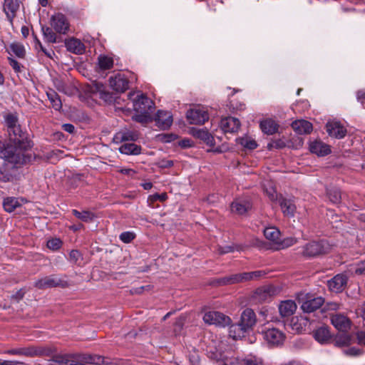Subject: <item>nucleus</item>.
<instances>
[{
    "mask_svg": "<svg viewBox=\"0 0 365 365\" xmlns=\"http://www.w3.org/2000/svg\"><path fill=\"white\" fill-rule=\"evenodd\" d=\"M120 153L125 155H138L140 153L141 148L135 143H124L119 148Z\"/></svg>",
    "mask_w": 365,
    "mask_h": 365,
    "instance_id": "473e14b6",
    "label": "nucleus"
},
{
    "mask_svg": "<svg viewBox=\"0 0 365 365\" xmlns=\"http://www.w3.org/2000/svg\"><path fill=\"white\" fill-rule=\"evenodd\" d=\"M158 166L161 168H170L173 165V161L171 160H161L158 163Z\"/></svg>",
    "mask_w": 365,
    "mask_h": 365,
    "instance_id": "13d9d810",
    "label": "nucleus"
},
{
    "mask_svg": "<svg viewBox=\"0 0 365 365\" xmlns=\"http://www.w3.org/2000/svg\"><path fill=\"white\" fill-rule=\"evenodd\" d=\"M21 174L14 165L9 166L5 163L0 167V182H14L19 180Z\"/></svg>",
    "mask_w": 365,
    "mask_h": 365,
    "instance_id": "423d86ee",
    "label": "nucleus"
},
{
    "mask_svg": "<svg viewBox=\"0 0 365 365\" xmlns=\"http://www.w3.org/2000/svg\"><path fill=\"white\" fill-rule=\"evenodd\" d=\"M138 138V132L124 129L115 134L113 137V142L116 144H118L125 141H135Z\"/></svg>",
    "mask_w": 365,
    "mask_h": 365,
    "instance_id": "aec40b11",
    "label": "nucleus"
},
{
    "mask_svg": "<svg viewBox=\"0 0 365 365\" xmlns=\"http://www.w3.org/2000/svg\"><path fill=\"white\" fill-rule=\"evenodd\" d=\"M168 198V195L165 192H163V193H160V194H154V195H152L149 197L148 198V200L150 201V202H155V201H160V202H164L165 200H166Z\"/></svg>",
    "mask_w": 365,
    "mask_h": 365,
    "instance_id": "864d4df0",
    "label": "nucleus"
},
{
    "mask_svg": "<svg viewBox=\"0 0 365 365\" xmlns=\"http://www.w3.org/2000/svg\"><path fill=\"white\" fill-rule=\"evenodd\" d=\"M220 125L224 133H233L239 130L240 122L236 118L226 117L222 118Z\"/></svg>",
    "mask_w": 365,
    "mask_h": 365,
    "instance_id": "6ab92c4d",
    "label": "nucleus"
},
{
    "mask_svg": "<svg viewBox=\"0 0 365 365\" xmlns=\"http://www.w3.org/2000/svg\"><path fill=\"white\" fill-rule=\"evenodd\" d=\"M5 123L8 128L17 125L18 118L13 114H8L5 116Z\"/></svg>",
    "mask_w": 365,
    "mask_h": 365,
    "instance_id": "09e8293b",
    "label": "nucleus"
},
{
    "mask_svg": "<svg viewBox=\"0 0 365 365\" xmlns=\"http://www.w3.org/2000/svg\"><path fill=\"white\" fill-rule=\"evenodd\" d=\"M186 117L190 124H203L209 118L207 111L204 108H195L187 110Z\"/></svg>",
    "mask_w": 365,
    "mask_h": 365,
    "instance_id": "6e6552de",
    "label": "nucleus"
},
{
    "mask_svg": "<svg viewBox=\"0 0 365 365\" xmlns=\"http://www.w3.org/2000/svg\"><path fill=\"white\" fill-rule=\"evenodd\" d=\"M296 243V239L294 237H287L277 243V249H284L289 247Z\"/></svg>",
    "mask_w": 365,
    "mask_h": 365,
    "instance_id": "de8ad7c7",
    "label": "nucleus"
},
{
    "mask_svg": "<svg viewBox=\"0 0 365 365\" xmlns=\"http://www.w3.org/2000/svg\"><path fill=\"white\" fill-rule=\"evenodd\" d=\"M327 131L331 137L338 139L343 138L346 133V128L337 121H330L326 125Z\"/></svg>",
    "mask_w": 365,
    "mask_h": 365,
    "instance_id": "f3484780",
    "label": "nucleus"
},
{
    "mask_svg": "<svg viewBox=\"0 0 365 365\" xmlns=\"http://www.w3.org/2000/svg\"><path fill=\"white\" fill-rule=\"evenodd\" d=\"M259 125L262 132L267 135H272L278 130V124L270 118L262 120Z\"/></svg>",
    "mask_w": 365,
    "mask_h": 365,
    "instance_id": "cd10ccee",
    "label": "nucleus"
},
{
    "mask_svg": "<svg viewBox=\"0 0 365 365\" xmlns=\"http://www.w3.org/2000/svg\"><path fill=\"white\" fill-rule=\"evenodd\" d=\"M179 145L182 148H190L192 145V142L190 139H183L179 142Z\"/></svg>",
    "mask_w": 365,
    "mask_h": 365,
    "instance_id": "0e129e2a",
    "label": "nucleus"
},
{
    "mask_svg": "<svg viewBox=\"0 0 365 365\" xmlns=\"http://www.w3.org/2000/svg\"><path fill=\"white\" fill-rule=\"evenodd\" d=\"M264 274V272L261 270L235 274L220 279L219 282L222 284H235L258 279Z\"/></svg>",
    "mask_w": 365,
    "mask_h": 365,
    "instance_id": "20e7f679",
    "label": "nucleus"
},
{
    "mask_svg": "<svg viewBox=\"0 0 365 365\" xmlns=\"http://www.w3.org/2000/svg\"><path fill=\"white\" fill-rule=\"evenodd\" d=\"M297 309V304L293 300H285L279 305V312L282 317H286L292 315Z\"/></svg>",
    "mask_w": 365,
    "mask_h": 365,
    "instance_id": "bb28decb",
    "label": "nucleus"
},
{
    "mask_svg": "<svg viewBox=\"0 0 365 365\" xmlns=\"http://www.w3.org/2000/svg\"><path fill=\"white\" fill-rule=\"evenodd\" d=\"M309 150L318 156H325L331 153L329 146L321 141H313L309 144Z\"/></svg>",
    "mask_w": 365,
    "mask_h": 365,
    "instance_id": "a878e982",
    "label": "nucleus"
},
{
    "mask_svg": "<svg viewBox=\"0 0 365 365\" xmlns=\"http://www.w3.org/2000/svg\"><path fill=\"white\" fill-rule=\"evenodd\" d=\"M153 101L143 93H138L133 99V109L135 112H143L144 109L147 112H153Z\"/></svg>",
    "mask_w": 365,
    "mask_h": 365,
    "instance_id": "9b49d317",
    "label": "nucleus"
},
{
    "mask_svg": "<svg viewBox=\"0 0 365 365\" xmlns=\"http://www.w3.org/2000/svg\"><path fill=\"white\" fill-rule=\"evenodd\" d=\"M279 205L283 213L287 216H293L296 210L294 204L291 200L286 198L280 199Z\"/></svg>",
    "mask_w": 365,
    "mask_h": 365,
    "instance_id": "2f4dec72",
    "label": "nucleus"
},
{
    "mask_svg": "<svg viewBox=\"0 0 365 365\" xmlns=\"http://www.w3.org/2000/svg\"><path fill=\"white\" fill-rule=\"evenodd\" d=\"M238 144L248 150H254L257 147V142L250 136H244L237 139Z\"/></svg>",
    "mask_w": 365,
    "mask_h": 365,
    "instance_id": "e433bc0d",
    "label": "nucleus"
},
{
    "mask_svg": "<svg viewBox=\"0 0 365 365\" xmlns=\"http://www.w3.org/2000/svg\"><path fill=\"white\" fill-rule=\"evenodd\" d=\"M9 61L10 66L13 68V69L16 72L21 71L20 64L19 63V62L17 61H16L15 59H14L12 58H10V57L9 58Z\"/></svg>",
    "mask_w": 365,
    "mask_h": 365,
    "instance_id": "052dcab7",
    "label": "nucleus"
},
{
    "mask_svg": "<svg viewBox=\"0 0 365 365\" xmlns=\"http://www.w3.org/2000/svg\"><path fill=\"white\" fill-rule=\"evenodd\" d=\"M62 281L53 276H48L41 278L35 282V286L39 289H46L61 286Z\"/></svg>",
    "mask_w": 365,
    "mask_h": 365,
    "instance_id": "5701e85b",
    "label": "nucleus"
},
{
    "mask_svg": "<svg viewBox=\"0 0 365 365\" xmlns=\"http://www.w3.org/2000/svg\"><path fill=\"white\" fill-rule=\"evenodd\" d=\"M11 51L19 58H23L25 56L26 51L24 46L19 43H13L10 45Z\"/></svg>",
    "mask_w": 365,
    "mask_h": 365,
    "instance_id": "37998d69",
    "label": "nucleus"
},
{
    "mask_svg": "<svg viewBox=\"0 0 365 365\" xmlns=\"http://www.w3.org/2000/svg\"><path fill=\"white\" fill-rule=\"evenodd\" d=\"M327 195L329 200L334 203L336 204L340 202L341 200V192L337 188H331L327 190Z\"/></svg>",
    "mask_w": 365,
    "mask_h": 365,
    "instance_id": "a18cd8bd",
    "label": "nucleus"
},
{
    "mask_svg": "<svg viewBox=\"0 0 365 365\" xmlns=\"http://www.w3.org/2000/svg\"><path fill=\"white\" fill-rule=\"evenodd\" d=\"M354 273L358 275H365V259L356 264Z\"/></svg>",
    "mask_w": 365,
    "mask_h": 365,
    "instance_id": "6e6d98bb",
    "label": "nucleus"
},
{
    "mask_svg": "<svg viewBox=\"0 0 365 365\" xmlns=\"http://www.w3.org/2000/svg\"><path fill=\"white\" fill-rule=\"evenodd\" d=\"M345 353L347 355H350V356H357L361 354V350L359 349H357L355 347H351V348L346 349L345 351Z\"/></svg>",
    "mask_w": 365,
    "mask_h": 365,
    "instance_id": "680f3d73",
    "label": "nucleus"
},
{
    "mask_svg": "<svg viewBox=\"0 0 365 365\" xmlns=\"http://www.w3.org/2000/svg\"><path fill=\"white\" fill-rule=\"evenodd\" d=\"M98 63L101 70H109L113 66V59L106 55H100L98 58Z\"/></svg>",
    "mask_w": 365,
    "mask_h": 365,
    "instance_id": "4c0bfd02",
    "label": "nucleus"
},
{
    "mask_svg": "<svg viewBox=\"0 0 365 365\" xmlns=\"http://www.w3.org/2000/svg\"><path fill=\"white\" fill-rule=\"evenodd\" d=\"M41 31H42L45 41H46L48 43H54L57 41L56 34L52 30L51 28L46 26H42Z\"/></svg>",
    "mask_w": 365,
    "mask_h": 365,
    "instance_id": "58836bf2",
    "label": "nucleus"
},
{
    "mask_svg": "<svg viewBox=\"0 0 365 365\" xmlns=\"http://www.w3.org/2000/svg\"><path fill=\"white\" fill-rule=\"evenodd\" d=\"M244 365H264L262 359L250 356L244 359Z\"/></svg>",
    "mask_w": 365,
    "mask_h": 365,
    "instance_id": "8fccbe9b",
    "label": "nucleus"
},
{
    "mask_svg": "<svg viewBox=\"0 0 365 365\" xmlns=\"http://www.w3.org/2000/svg\"><path fill=\"white\" fill-rule=\"evenodd\" d=\"M262 334L264 340L272 345H280L285 339L284 334L276 328L267 329L262 331Z\"/></svg>",
    "mask_w": 365,
    "mask_h": 365,
    "instance_id": "1a4fd4ad",
    "label": "nucleus"
},
{
    "mask_svg": "<svg viewBox=\"0 0 365 365\" xmlns=\"http://www.w3.org/2000/svg\"><path fill=\"white\" fill-rule=\"evenodd\" d=\"M155 120L157 126L162 129H168L173 124V118L170 112L166 110H158L156 113Z\"/></svg>",
    "mask_w": 365,
    "mask_h": 365,
    "instance_id": "ddd939ff",
    "label": "nucleus"
},
{
    "mask_svg": "<svg viewBox=\"0 0 365 365\" xmlns=\"http://www.w3.org/2000/svg\"><path fill=\"white\" fill-rule=\"evenodd\" d=\"M72 213L78 219L85 222H91L96 217L93 212L87 210L80 212L77 210H73Z\"/></svg>",
    "mask_w": 365,
    "mask_h": 365,
    "instance_id": "ea45409f",
    "label": "nucleus"
},
{
    "mask_svg": "<svg viewBox=\"0 0 365 365\" xmlns=\"http://www.w3.org/2000/svg\"><path fill=\"white\" fill-rule=\"evenodd\" d=\"M357 99L365 108V93L359 92L357 93Z\"/></svg>",
    "mask_w": 365,
    "mask_h": 365,
    "instance_id": "774afa93",
    "label": "nucleus"
},
{
    "mask_svg": "<svg viewBox=\"0 0 365 365\" xmlns=\"http://www.w3.org/2000/svg\"><path fill=\"white\" fill-rule=\"evenodd\" d=\"M203 321L205 324L222 327L230 325L232 322L228 316L217 311L205 312L203 316Z\"/></svg>",
    "mask_w": 365,
    "mask_h": 365,
    "instance_id": "39448f33",
    "label": "nucleus"
},
{
    "mask_svg": "<svg viewBox=\"0 0 365 365\" xmlns=\"http://www.w3.org/2000/svg\"><path fill=\"white\" fill-rule=\"evenodd\" d=\"M257 322L256 315L251 309H245L241 314L240 324L247 331L252 329Z\"/></svg>",
    "mask_w": 365,
    "mask_h": 365,
    "instance_id": "a211bd4d",
    "label": "nucleus"
},
{
    "mask_svg": "<svg viewBox=\"0 0 365 365\" xmlns=\"http://www.w3.org/2000/svg\"><path fill=\"white\" fill-rule=\"evenodd\" d=\"M69 258L71 262L76 263L81 259V254L79 251L73 250L70 252Z\"/></svg>",
    "mask_w": 365,
    "mask_h": 365,
    "instance_id": "4d7b16f0",
    "label": "nucleus"
},
{
    "mask_svg": "<svg viewBox=\"0 0 365 365\" xmlns=\"http://www.w3.org/2000/svg\"><path fill=\"white\" fill-rule=\"evenodd\" d=\"M276 289L272 285H265L256 289L253 294V299L258 303L269 301L275 294Z\"/></svg>",
    "mask_w": 365,
    "mask_h": 365,
    "instance_id": "9d476101",
    "label": "nucleus"
},
{
    "mask_svg": "<svg viewBox=\"0 0 365 365\" xmlns=\"http://www.w3.org/2000/svg\"><path fill=\"white\" fill-rule=\"evenodd\" d=\"M47 96L51 101L53 108L59 110L61 108L62 103L58 95L53 90L47 92Z\"/></svg>",
    "mask_w": 365,
    "mask_h": 365,
    "instance_id": "a19ab883",
    "label": "nucleus"
},
{
    "mask_svg": "<svg viewBox=\"0 0 365 365\" xmlns=\"http://www.w3.org/2000/svg\"><path fill=\"white\" fill-rule=\"evenodd\" d=\"M351 338L346 334H341L336 336L334 339L335 345L337 346H345L350 344Z\"/></svg>",
    "mask_w": 365,
    "mask_h": 365,
    "instance_id": "c03bdc74",
    "label": "nucleus"
},
{
    "mask_svg": "<svg viewBox=\"0 0 365 365\" xmlns=\"http://www.w3.org/2000/svg\"><path fill=\"white\" fill-rule=\"evenodd\" d=\"M356 313L365 321V302L356 309Z\"/></svg>",
    "mask_w": 365,
    "mask_h": 365,
    "instance_id": "e2e57ef3",
    "label": "nucleus"
},
{
    "mask_svg": "<svg viewBox=\"0 0 365 365\" xmlns=\"http://www.w3.org/2000/svg\"><path fill=\"white\" fill-rule=\"evenodd\" d=\"M135 235L133 232L128 231L122 232L120 235L119 238L122 242L125 243H130L135 238Z\"/></svg>",
    "mask_w": 365,
    "mask_h": 365,
    "instance_id": "3c124183",
    "label": "nucleus"
},
{
    "mask_svg": "<svg viewBox=\"0 0 365 365\" xmlns=\"http://www.w3.org/2000/svg\"><path fill=\"white\" fill-rule=\"evenodd\" d=\"M358 343L361 345H365V331H359L357 333Z\"/></svg>",
    "mask_w": 365,
    "mask_h": 365,
    "instance_id": "69168bd1",
    "label": "nucleus"
},
{
    "mask_svg": "<svg viewBox=\"0 0 365 365\" xmlns=\"http://www.w3.org/2000/svg\"><path fill=\"white\" fill-rule=\"evenodd\" d=\"M250 208V205L247 201L236 200L231 205V210L238 215H243Z\"/></svg>",
    "mask_w": 365,
    "mask_h": 365,
    "instance_id": "7c9ffc66",
    "label": "nucleus"
},
{
    "mask_svg": "<svg viewBox=\"0 0 365 365\" xmlns=\"http://www.w3.org/2000/svg\"><path fill=\"white\" fill-rule=\"evenodd\" d=\"M292 128L298 134H309L312 130V124L305 120H295L292 123Z\"/></svg>",
    "mask_w": 365,
    "mask_h": 365,
    "instance_id": "393cba45",
    "label": "nucleus"
},
{
    "mask_svg": "<svg viewBox=\"0 0 365 365\" xmlns=\"http://www.w3.org/2000/svg\"><path fill=\"white\" fill-rule=\"evenodd\" d=\"M151 113L152 112H147L144 109L143 112H135L132 118L138 123H147L150 120Z\"/></svg>",
    "mask_w": 365,
    "mask_h": 365,
    "instance_id": "79ce46f5",
    "label": "nucleus"
},
{
    "mask_svg": "<svg viewBox=\"0 0 365 365\" xmlns=\"http://www.w3.org/2000/svg\"><path fill=\"white\" fill-rule=\"evenodd\" d=\"M246 331H247L240 324V323L232 324L229 328V336L233 339L237 340L243 337Z\"/></svg>",
    "mask_w": 365,
    "mask_h": 365,
    "instance_id": "72a5a7b5",
    "label": "nucleus"
},
{
    "mask_svg": "<svg viewBox=\"0 0 365 365\" xmlns=\"http://www.w3.org/2000/svg\"><path fill=\"white\" fill-rule=\"evenodd\" d=\"M109 363L100 355L88 354H68V365H103Z\"/></svg>",
    "mask_w": 365,
    "mask_h": 365,
    "instance_id": "f03ea898",
    "label": "nucleus"
},
{
    "mask_svg": "<svg viewBox=\"0 0 365 365\" xmlns=\"http://www.w3.org/2000/svg\"><path fill=\"white\" fill-rule=\"evenodd\" d=\"M8 132L12 143H4L0 141V158L14 165L26 163V158L25 150L22 148L20 126L17 125L14 128H8Z\"/></svg>",
    "mask_w": 365,
    "mask_h": 365,
    "instance_id": "f257e3e1",
    "label": "nucleus"
},
{
    "mask_svg": "<svg viewBox=\"0 0 365 365\" xmlns=\"http://www.w3.org/2000/svg\"><path fill=\"white\" fill-rule=\"evenodd\" d=\"M347 282V277L342 274H337L328 281L329 289L334 292H341Z\"/></svg>",
    "mask_w": 365,
    "mask_h": 365,
    "instance_id": "412c9836",
    "label": "nucleus"
},
{
    "mask_svg": "<svg viewBox=\"0 0 365 365\" xmlns=\"http://www.w3.org/2000/svg\"><path fill=\"white\" fill-rule=\"evenodd\" d=\"M110 86L116 92L123 93L128 88V81L122 74L118 73L109 79Z\"/></svg>",
    "mask_w": 365,
    "mask_h": 365,
    "instance_id": "2eb2a0df",
    "label": "nucleus"
},
{
    "mask_svg": "<svg viewBox=\"0 0 365 365\" xmlns=\"http://www.w3.org/2000/svg\"><path fill=\"white\" fill-rule=\"evenodd\" d=\"M27 202L24 197H6L3 199L2 205L4 211L11 213Z\"/></svg>",
    "mask_w": 365,
    "mask_h": 365,
    "instance_id": "f8f14e48",
    "label": "nucleus"
},
{
    "mask_svg": "<svg viewBox=\"0 0 365 365\" xmlns=\"http://www.w3.org/2000/svg\"><path fill=\"white\" fill-rule=\"evenodd\" d=\"M21 4V0H4V11L11 24L13 23V20L19 10Z\"/></svg>",
    "mask_w": 365,
    "mask_h": 365,
    "instance_id": "dca6fc26",
    "label": "nucleus"
},
{
    "mask_svg": "<svg viewBox=\"0 0 365 365\" xmlns=\"http://www.w3.org/2000/svg\"><path fill=\"white\" fill-rule=\"evenodd\" d=\"M314 339L321 344H326L331 339L329 330L326 327H321L314 332Z\"/></svg>",
    "mask_w": 365,
    "mask_h": 365,
    "instance_id": "c85d7f7f",
    "label": "nucleus"
},
{
    "mask_svg": "<svg viewBox=\"0 0 365 365\" xmlns=\"http://www.w3.org/2000/svg\"><path fill=\"white\" fill-rule=\"evenodd\" d=\"M65 46L69 52L75 54H82L86 50L83 43L73 37L65 41Z\"/></svg>",
    "mask_w": 365,
    "mask_h": 365,
    "instance_id": "4be33fe9",
    "label": "nucleus"
},
{
    "mask_svg": "<svg viewBox=\"0 0 365 365\" xmlns=\"http://www.w3.org/2000/svg\"><path fill=\"white\" fill-rule=\"evenodd\" d=\"M264 237L277 245L279 240L280 232L276 227H266L263 230Z\"/></svg>",
    "mask_w": 365,
    "mask_h": 365,
    "instance_id": "f704fd0d",
    "label": "nucleus"
},
{
    "mask_svg": "<svg viewBox=\"0 0 365 365\" xmlns=\"http://www.w3.org/2000/svg\"><path fill=\"white\" fill-rule=\"evenodd\" d=\"M331 250V245L326 240L313 241L303 247L302 255L307 257H314L327 254Z\"/></svg>",
    "mask_w": 365,
    "mask_h": 365,
    "instance_id": "7ed1b4c3",
    "label": "nucleus"
},
{
    "mask_svg": "<svg viewBox=\"0 0 365 365\" xmlns=\"http://www.w3.org/2000/svg\"><path fill=\"white\" fill-rule=\"evenodd\" d=\"M6 354L10 355H19V356H34L36 355V351L29 349V348H19V349H11L6 350L5 351Z\"/></svg>",
    "mask_w": 365,
    "mask_h": 365,
    "instance_id": "c9c22d12",
    "label": "nucleus"
},
{
    "mask_svg": "<svg viewBox=\"0 0 365 365\" xmlns=\"http://www.w3.org/2000/svg\"><path fill=\"white\" fill-rule=\"evenodd\" d=\"M62 242L58 238H53L47 242V247L50 250H56L61 246Z\"/></svg>",
    "mask_w": 365,
    "mask_h": 365,
    "instance_id": "603ef678",
    "label": "nucleus"
},
{
    "mask_svg": "<svg viewBox=\"0 0 365 365\" xmlns=\"http://www.w3.org/2000/svg\"><path fill=\"white\" fill-rule=\"evenodd\" d=\"M234 250H235V248L232 246H230V245H227V246H224V247L220 246L218 247V252L220 255H224V254H227L229 252H232L234 251Z\"/></svg>",
    "mask_w": 365,
    "mask_h": 365,
    "instance_id": "bf43d9fd",
    "label": "nucleus"
},
{
    "mask_svg": "<svg viewBox=\"0 0 365 365\" xmlns=\"http://www.w3.org/2000/svg\"><path fill=\"white\" fill-rule=\"evenodd\" d=\"M50 23L51 27L58 34H66L69 30L70 24L66 16L61 13L53 15Z\"/></svg>",
    "mask_w": 365,
    "mask_h": 365,
    "instance_id": "0eeeda50",
    "label": "nucleus"
},
{
    "mask_svg": "<svg viewBox=\"0 0 365 365\" xmlns=\"http://www.w3.org/2000/svg\"><path fill=\"white\" fill-rule=\"evenodd\" d=\"M331 322L333 326L339 331L345 332L351 327V321L345 315L335 314L331 317Z\"/></svg>",
    "mask_w": 365,
    "mask_h": 365,
    "instance_id": "4468645a",
    "label": "nucleus"
},
{
    "mask_svg": "<svg viewBox=\"0 0 365 365\" xmlns=\"http://www.w3.org/2000/svg\"><path fill=\"white\" fill-rule=\"evenodd\" d=\"M96 88L99 93V97L105 101H110L113 98L111 94L109 92L105 91L104 86L101 83L96 85Z\"/></svg>",
    "mask_w": 365,
    "mask_h": 365,
    "instance_id": "49530a36",
    "label": "nucleus"
},
{
    "mask_svg": "<svg viewBox=\"0 0 365 365\" xmlns=\"http://www.w3.org/2000/svg\"><path fill=\"white\" fill-rule=\"evenodd\" d=\"M0 365H24V363L18 361H2L0 359Z\"/></svg>",
    "mask_w": 365,
    "mask_h": 365,
    "instance_id": "338daca9",
    "label": "nucleus"
},
{
    "mask_svg": "<svg viewBox=\"0 0 365 365\" xmlns=\"http://www.w3.org/2000/svg\"><path fill=\"white\" fill-rule=\"evenodd\" d=\"M324 303V299L321 297L307 299L304 301L301 307L305 312L310 313L319 309Z\"/></svg>",
    "mask_w": 365,
    "mask_h": 365,
    "instance_id": "b1692460",
    "label": "nucleus"
},
{
    "mask_svg": "<svg viewBox=\"0 0 365 365\" xmlns=\"http://www.w3.org/2000/svg\"><path fill=\"white\" fill-rule=\"evenodd\" d=\"M193 135L202 140L209 146H213L215 144V139L213 136L206 130L197 129L193 131Z\"/></svg>",
    "mask_w": 365,
    "mask_h": 365,
    "instance_id": "c756f323",
    "label": "nucleus"
},
{
    "mask_svg": "<svg viewBox=\"0 0 365 365\" xmlns=\"http://www.w3.org/2000/svg\"><path fill=\"white\" fill-rule=\"evenodd\" d=\"M68 354L56 355L54 361L59 364L68 365Z\"/></svg>",
    "mask_w": 365,
    "mask_h": 365,
    "instance_id": "5fc2aeb1",
    "label": "nucleus"
}]
</instances>
